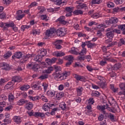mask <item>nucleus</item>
Here are the masks:
<instances>
[{"mask_svg": "<svg viewBox=\"0 0 125 125\" xmlns=\"http://www.w3.org/2000/svg\"><path fill=\"white\" fill-rule=\"evenodd\" d=\"M70 75V72L65 71V73L61 74L60 72L56 71L53 73V76L55 79H59L62 81V80H65L67 76Z\"/></svg>", "mask_w": 125, "mask_h": 125, "instance_id": "1", "label": "nucleus"}, {"mask_svg": "<svg viewBox=\"0 0 125 125\" xmlns=\"http://www.w3.org/2000/svg\"><path fill=\"white\" fill-rule=\"evenodd\" d=\"M15 26V24H14V22H0V28H3V30L8 31V28L9 27L11 28H12L13 27H14Z\"/></svg>", "mask_w": 125, "mask_h": 125, "instance_id": "2", "label": "nucleus"}, {"mask_svg": "<svg viewBox=\"0 0 125 125\" xmlns=\"http://www.w3.org/2000/svg\"><path fill=\"white\" fill-rule=\"evenodd\" d=\"M119 21V20L117 18H111L109 20L105 21V23L106 25H109V24H117Z\"/></svg>", "mask_w": 125, "mask_h": 125, "instance_id": "3", "label": "nucleus"}, {"mask_svg": "<svg viewBox=\"0 0 125 125\" xmlns=\"http://www.w3.org/2000/svg\"><path fill=\"white\" fill-rule=\"evenodd\" d=\"M119 87L122 91L118 93L119 95H124L125 96V83H123L119 84Z\"/></svg>", "mask_w": 125, "mask_h": 125, "instance_id": "4", "label": "nucleus"}, {"mask_svg": "<svg viewBox=\"0 0 125 125\" xmlns=\"http://www.w3.org/2000/svg\"><path fill=\"white\" fill-rule=\"evenodd\" d=\"M106 37H107V39H109L110 40H106V42H112V39L114 38V31L113 30L112 31H109V32H106Z\"/></svg>", "mask_w": 125, "mask_h": 125, "instance_id": "5", "label": "nucleus"}, {"mask_svg": "<svg viewBox=\"0 0 125 125\" xmlns=\"http://www.w3.org/2000/svg\"><path fill=\"white\" fill-rule=\"evenodd\" d=\"M73 11H74V7H65V11H66V12H68L66 14V17H70L72 16V13H73Z\"/></svg>", "mask_w": 125, "mask_h": 125, "instance_id": "6", "label": "nucleus"}, {"mask_svg": "<svg viewBox=\"0 0 125 125\" xmlns=\"http://www.w3.org/2000/svg\"><path fill=\"white\" fill-rule=\"evenodd\" d=\"M12 83L15 84V83H20L22 81V78L20 76H13L12 77Z\"/></svg>", "mask_w": 125, "mask_h": 125, "instance_id": "7", "label": "nucleus"}, {"mask_svg": "<svg viewBox=\"0 0 125 125\" xmlns=\"http://www.w3.org/2000/svg\"><path fill=\"white\" fill-rule=\"evenodd\" d=\"M74 76L77 81H80V82H85V78H84L83 76L77 74H74Z\"/></svg>", "mask_w": 125, "mask_h": 125, "instance_id": "8", "label": "nucleus"}, {"mask_svg": "<svg viewBox=\"0 0 125 125\" xmlns=\"http://www.w3.org/2000/svg\"><path fill=\"white\" fill-rule=\"evenodd\" d=\"M56 32L57 35L59 36V37H64L66 35L65 32H64V29L62 28H59L57 30Z\"/></svg>", "mask_w": 125, "mask_h": 125, "instance_id": "9", "label": "nucleus"}, {"mask_svg": "<svg viewBox=\"0 0 125 125\" xmlns=\"http://www.w3.org/2000/svg\"><path fill=\"white\" fill-rule=\"evenodd\" d=\"M23 54L21 52H16L14 55L12 56L13 59H15L17 58V59H20L21 57H22Z\"/></svg>", "mask_w": 125, "mask_h": 125, "instance_id": "10", "label": "nucleus"}, {"mask_svg": "<svg viewBox=\"0 0 125 125\" xmlns=\"http://www.w3.org/2000/svg\"><path fill=\"white\" fill-rule=\"evenodd\" d=\"M56 32V30L54 28H51L49 30H47L46 33V36H47V37H50L51 36H52L54 33Z\"/></svg>", "mask_w": 125, "mask_h": 125, "instance_id": "11", "label": "nucleus"}, {"mask_svg": "<svg viewBox=\"0 0 125 125\" xmlns=\"http://www.w3.org/2000/svg\"><path fill=\"white\" fill-rule=\"evenodd\" d=\"M0 67H3V70H10L9 64L6 62H2L0 63Z\"/></svg>", "mask_w": 125, "mask_h": 125, "instance_id": "12", "label": "nucleus"}, {"mask_svg": "<svg viewBox=\"0 0 125 125\" xmlns=\"http://www.w3.org/2000/svg\"><path fill=\"white\" fill-rule=\"evenodd\" d=\"M34 61L38 62V63H41V61H42V58L40 54H38L34 58Z\"/></svg>", "mask_w": 125, "mask_h": 125, "instance_id": "13", "label": "nucleus"}, {"mask_svg": "<svg viewBox=\"0 0 125 125\" xmlns=\"http://www.w3.org/2000/svg\"><path fill=\"white\" fill-rule=\"evenodd\" d=\"M64 92H60L59 93H57L56 96V99L57 100H60L61 98H63V97L64 96Z\"/></svg>", "mask_w": 125, "mask_h": 125, "instance_id": "14", "label": "nucleus"}, {"mask_svg": "<svg viewBox=\"0 0 125 125\" xmlns=\"http://www.w3.org/2000/svg\"><path fill=\"white\" fill-rule=\"evenodd\" d=\"M50 1H52L53 2H56V4L57 5H60L62 4V3H65L66 1L63 0H50Z\"/></svg>", "mask_w": 125, "mask_h": 125, "instance_id": "15", "label": "nucleus"}, {"mask_svg": "<svg viewBox=\"0 0 125 125\" xmlns=\"http://www.w3.org/2000/svg\"><path fill=\"white\" fill-rule=\"evenodd\" d=\"M25 108L27 110H31L33 109V107H34V104L31 102L27 103L25 105Z\"/></svg>", "mask_w": 125, "mask_h": 125, "instance_id": "16", "label": "nucleus"}, {"mask_svg": "<svg viewBox=\"0 0 125 125\" xmlns=\"http://www.w3.org/2000/svg\"><path fill=\"white\" fill-rule=\"evenodd\" d=\"M97 108L98 110H101V112L102 113H103V112H106V111H105V109H106L105 105H98L97 106Z\"/></svg>", "mask_w": 125, "mask_h": 125, "instance_id": "17", "label": "nucleus"}, {"mask_svg": "<svg viewBox=\"0 0 125 125\" xmlns=\"http://www.w3.org/2000/svg\"><path fill=\"white\" fill-rule=\"evenodd\" d=\"M86 43H87V46L88 48H92L96 45L95 43H91L90 41H86Z\"/></svg>", "mask_w": 125, "mask_h": 125, "instance_id": "18", "label": "nucleus"}, {"mask_svg": "<svg viewBox=\"0 0 125 125\" xmlns=\"http://www.w3.org/2000/svg\"><path fill=\"white\" fill-rule=\"evenodd\" d=\"M14 122L15 123H17V124H21L22 122V120H21V118L20 116H15L14 117Z\"/></svg>", "mask_w": 125, "mask_h": 125, "instance_id": "19", "label": "nucleus"}, {"mask_svg": "<svg viewBox=\"0 0 125 125\" xmlns=\"http://www.w3.org/2000/svg\"><path fill=\"white\" fill-rule=\"evenodd\" d=\"M26 102H28V101L24 99H21L17 102V104L18 105L21 106L22 105H23V104H25V103H26Z\"/></svg>", "mask_w": 125, "mask_h": 125, "instance_id": "20", "label": "nucleus"}, {"mask_svg": "<svg viewBox=\"0 0 125 125\" xmlns=\"http://www.w3.org/2000/svg\"><path fill=\"white\" fill-rule=\"evenodd\" d=\"M97 84L100 86L102 88H105L106 87V83L105 82V80L102 82H97Z\"/></svg>", "mask_w": 125, "mask_h": 125, "instance_id": "21", "label": "nucleus"}, {"mask_svg": "<svg viewBox=\"0 0 125 125\" xmlns=\"http://www.w3.org/2000/svg\"><path fill=\"white\" fill-rule=\"evenodd\" d=\"M54 54L57 57H62V56H65V53H64V52H55Z\"/></svg>", "mask_w": 125, "mask_h": 125, "instance_id": "22", "label": "nucleus"}, {"mask_svg": "<svg viewBox=\"0 0 125 125\" xmlns=\"http://www.w3.org/2000/svg\"><path fill=\"white\" fill-rule=\"evenodd\" d=\"M74 15H82L83 14V12L82 10H76L73 12Z\"/></svg>", "mask_w": 125, "mask_h": 125, "instance_id": "23", "label": "nucleus"}, {"mask_svg": "<svg viewBox=\"0 0 125 125\" xmlns=\"http://www.w3.org/2000/svg\"><path fill=\"white\" fill-rule=\"evenodd\" d=\"M64 59L68 60L70 62H73L74 61V57L72 55L66 56L64 57Z\"/></svg>", "mask_w": 125, "mask_h": 125, "instance_id": "24", "label": "nucleus"}, {"mask_svg": "<svg viewBox=\"0 0 125 125\" xmlns=\"http://www.w3.org/2000/svg\"><path fill=\"white\" fill-rule=\"evenodd\" d=\"M14 84H15L13 83L12 81L9 82L5 86V88H6V89H9V88L12 87Z\"/></svg>", "mask_w": 125, "mask_h": 125, "instance_id": "25", "label": "nucleus"}, {"mask_svg": "<svg viewBox=\"0 0 125 125\" xmlns=\"http://www.w3.org/2000/svg\"><path fill=\"white\" fill-rule=\"evenodd\" d=\"M47 51L45 49H42L40 51V56H42V58L44 57L46 55Z\"/></svg>", "mask_w": 125, "mask_h": 125, "instance_id": "26", "label": "nucleus"}, {"mask_svg": "<svg viewBox=\"0 0 125 125\" xmlns=\"http://www.w3.org/2000/svg\"><path fill=\"white\" fill-rule=\"evenodd\" d=\"M15 97L12 94H9L8 96V99L10 102H13L14 101V99Z\"/></svg>", "mask_w": 125, "mask_h": 125, "instance_id": "27", "label": "nucleus"}, {"mask_svg": "<svg viewBox=\"0 0 125 125\" xmlns=\"http://www.w3.org/2000/svg\"><path fill=\"white\" fill-rule=\"evenodd\" d=\"M103 0H92L91 1V4H100Z\"/></svg>", "mask_w": 125, "mask_h": 125, "instance_id": "28", "label": "nucleus"}, {"mask_svg": "<svg viewBox=\"0 0 125 125\" xmlns=\"http://www.w3.org/2000/svg\"><path fill=\"white\" fill-rule=\"evenodd\" d=\"M45 115L43 113H41V112H35L34 113V116L35 117H41V118H43L44 117Z\"/></svg>", "mask_w": 125, "mask_h": 125, "instance_id": "29", "label": "nucleus"}, {"mask_svg": "<svg viewBox=\"0 0 125 125\" xmlns=\"http://www.w3.org/2000/svg\"><path fill=\"white\" fill-rule=\"evenodd\" d=\"M47 95L49 97H53L55 95V92H53L51 90H49L47 92Z\"/></svg>", "mask_w": 125, "mask_h": 125, "instance_id": "30", "label": "nucleus"}, {"mask_svg": "<svg viewBox=\"0 0 125 125\" xmlns=\"http://www.w3.org/2000/svg\"><path fill=\"white\" fill-rule=\"evenodd\" d=\"M122 67V64L120 63H116L113 66V70H119Z\"/></svg>", "mask_w": 125, "mask_h": 125, "instance_id": "31", "label": "nucleus"}, {"mask_svg": "<svg viewBox=\"0 0 125 125\" xmlns=\"http://www.w3.org/2000/svg\"><path fill=\"white\" fill-rule=\"evenodd\" d=\"M29 88H30V86H29V85H24L20 87V90L26 91V90H28Z\"/></svg>", "mask_w": 125, "mask_h": 125, "instance_id": "32", "label": "nucleus"}, {"mask_svg": "<svg viewBox=\"0 0 125 125\" xmlns=\"http://www.w3.org/2000/svg\"><path fill=\"white\" fill-rule=\"evenodd\" d=\"M28 97L29 99H30V100H32V101H37L38 100H40V97L38 96L36 97L29 96Z\"/></svg>", "mask_w": 125, "mask_h": 125, "instance_id": "33", "label": "nucleus"}, {"mask_svg": "<svg viewBox=\"0 0 125 125\" xmlns=\"http://www.w3.org/2000/svg\"><path fill=\"white\" fill-rule=\"evenodd\" d=\"M11 55H12L11 52L8 51L3 55V57L5 58V59H7V58H9Z\"/></svg>", "mask_w": 125, "mask_h": 125, "instance_id": "34", "label": "nucleus"}, {"mask_svg": "<svg viewBox=\"0 0 125 125\" xmlns=\"http://www.w3.org/2000/svg\"><path fill=\"white\" fill-rule=\"evenodd\" d=\"M109 56H107L106 57H104V60H107V61H111V62H113L114 63H116L117 62V60L113 59H111L110 58H108Z\"/></svg>", "mask_w": 125, "mask_h": 125, "instance_id": "35", "label": "nucleus"}, {"mask_svg": "<svg viewBox=\"0 0 125 125\" xmlns=\"http://www.w3.org/2000/svg\"><path fill=\"white\" fill-rule=\"evenodd\" d=\"M76 90L78 95H81L82 92H83V88L82 87H79L76 88Z\"/></svg>", "mask_w": 125, "mask_h": 125, "instance_id": "36", "label": "nucleus"}, {"mask_svg": "<svg viewBox=\"0 0 125 125\" xmlns=\"http://www.w3.org/2000/svg\"><path fill=\"white\" fill-rule=\"evenodd\" d=\"M32 69L33 71L37 72L39 69H40V65L38 64H35L32 67Z\"/></svg>", "mask_w": 125, "mask_h": 125, "instance_id": "37", "label": "nucleus"}, {"mask_svg": "<svg viewBox=\"0 0 125 125\" xmlns=\"http://www.w3.org/2000/svg\"><path fill=\"white\" fill-rule=\"evenodd\" d=\"M49 106H50L49 104H48V103L45 104L42 106L43 110H44L45 111H47V110H48V109H49Z\"/></svg>", "mask_w": 125, "mask_h": 125, "instance_id": "38", "label": "nucleus"}, {"mask_svg": "<svg viewBox=\"0 0 125 125\" xmlns=\"http://www.w3.org/2000/svg\"><path fill=\"white\" fill-rule=\"evenodd\" d=\"M53 67L51 66L50 67H48L47 68V69L46 70L45 72L47 74H50V73H51V72H52V71H53Z\"/></svg>", "mask_w": 125, "mask_h": 125, "instance_id": "39", "label": "nucleus"}, {"mask_svg": "<svg viewBox=\"0 0 125 125\" xmlns=\"http://www.w3.org/2000/svg\"><path fill=\"white\" fill-rule=\"evenodd\" d=\"M110 89L113 92H117L118 91V89L119 88H115L114 86V85L110 84Z\"/></svg>", "mask_w": 125, "mask_h": 125, "instance_id": "40", "label": "nucleus"}, {"mask_svg": "<svg viewBox=\"0 0 125 125\" xmlns=\"http://www.w3.org/2000/svg\"><path fill=\"white\" fill-rule=\"evenodd\" d=\"M80 56L78 57V59L80 60V61H82L83 60H84L85 59V57H84V55L83 54H79Z\"/></svg>", "mask_w": 125, "mask_h": 125, "instance_id": "41", "label": "nucleus"}, {"mask_svg": "<svg viewBox=\"0 0 125 125\" xmlns=\"http://www.w3.org/2000/svg\"><path fill=\"white\" fill-rule=\"evenodd\" d=\"M47 78H48V75H47V74H44V75H41L39 78V79H40V80H44V79H47Z\"/></svg>", "mask_w": 125, "mask_h": 125, "instance_id": "42", "label": "nucleus"}, {"mask_svg": "<svg viewBox=\"0 0 125 125\" xmlns=\"http://www.w3.org/2000/svg\"><path fill=\"white\" fill-rule=\"evenodd\" d=\"M24 16H25V14L18 15L17 16H16V18L17 19V20H21V19H22Z\"/></svg>", "mask_w": 125, "mask_h": 125, "instance_id": "43", "label": "nucleus"}, {"mask_svg": "<svg viewBox=\"0 0 125 125\" xmlns=\"http://www.w3.org/2000/svg\"><path fill=\"white\" fill-rule=\"evenodd\" d=\"M108 118L110 119V120H111V122H115V116L113 114L109 113Z\"/></svg>", "mask_w": 125, "mask_h": 125, "instance_id": "44", "label": "nucleus"}, {"mask_svg": "<svg viewBox=\"0 0 125 125\" xmlns=\"http://www.w3.org/2000/svg\"><path fill=\"white\" fill-rule=\"evenodd\" d=\"M30 28L29 25H22L21 27V30L24 31L25 29H29Z\"/></svg>", "mask_w": 125, "mask_h": 125, "instance_id": "45", "label": "nucleus"}, {"mask_svg": "<svg viewBox=\"0 0 125 125\" xmlns=\"http://www.w3.org/2000/svg\"><path fill=\"white\" fill-rule=\"evenodd\" d=\"M104 118H105V119H107V118H109V113H107L106 111H103L102 113Z\"/></svg>", "mask_w": 125, "mask_h": 125, "instance_id": "46", "label": "nucleus"}, {"mask_svg": "<svg viewBox=\"0 0 125 125\" xmlns=\"http://www.w3.org/2000/svg\"><path fill=\"white\" fill-rule=\"evenodd\" d=\"M100 95V93L99 92L96 91L94 93L92 94V96L97 97L99 96Z\"/></svg>", "mask_w": 125, "mask_h": 125, "instance_id": "47", "label": "nucleus"}, {"mask_svg": "<svg viewBox=\"0 0 125 125\" xmlns=\"http://www.w3.org/2000/svg\"><path fill=\"white\" fill-rule=\"evenodd\" d=\"M41 19L42 20H45V21H47V20H48L47 19V16L46 15H42L41 16Z\"/></svg>", "mask_w": 125, "mask_h": 125, "instance_id": "48", "label": "nucleus"}, {"mask_svg": "<svg viewBox=\"0 0 125 125\" xmlns=\"http://www.w3.org/2000/svg\"><path fill=\"white\" fill-rule=\"evenodd\" d=\"M79 54L83 55H84L85 54H86V48H83V49L81 51V52L79 53Z\"/></svg>", "mask_w": 125, "mask_h": 125, "instance_id": "49", "label": "nucleus"}, {"mask_svg": "<svg viewBox=\"0 0 125 125\" xmlns=\"http://www.w3.org/2000/svg\"><path fill=\"white\" fill-rule=\"evenodd\" d=\"M118 29H120L122 31H124L125 30V24L119 25Z\"/></svg>", "mask_w": 125, "mask_h": 125, "instance_id": "50", "label": "nucleus"}, {"mask_svg": "<svg viewBox=\"0 0 125 125\" xmlns=\"http://www.w3.org/2000/svg\"><path fill=\"white\" fill-rule=\"evenodd\" d=\"M33 87L36 90H39L40 88H41V86L39 84H34L33 86Z\"/></svg>", "mask_w": 125, "mask_h": 125, "instance_id": "51", "label": "nucleus"}, {"mask_svg": "<svg viewBox=\"0 0 125 125\" xmlns=\"http://www.w3.org/2000/svg\"><path fill=\"white\" fill-rule=\"evenodd\" d=\"M60 107L62 110H66V109H67V107H66V104L65 103L60 105Z\"/></svg>", "mask_w": 125, "mask_h": 125, "instance_id": "52", "label": "nucleus"}, {"mask_svg": "<svg viewBox=\"0 0 125 125\" xmlns=\"http://www.w3.org/2000/svg\"><path fill=\"white\" fill-rule=\"evenodd\" d=\"M62 42V40H57L55 42H53L52 43L54 45H57V44H60Z\"/></svg>", "mask_w": 125, "mask_h": 125, "instance_id": "53", "label": "nucleus"}, {"mask_svg": "<svg viewBox=\"0 0 125 125\" xmlns=\"http://www.w3.org/2000/svg\"><path fill=\"white\" fill-rule=\"evenodd\" d=\"M45 62L48 64V65H51L52 64V62H51V59L47 58L45 60Z\"/></svg>", "mask_w": 125, "mask_h": 125, "instance_id": "54", "label": "nucleus"}, {"mask_svg": "<svg viewBox=\"0 0 125 125\" xmlns=\"http://www.w3.org/2000/svg\"><path fill=\"white\" fill-rule=\"evenodd\" d=\"M55 69V72H60V70H61V68H60V66H58L57 65H55L54 66Z\"/></svg>", "mask_w": 125, "mask_h": 125, "instance_id": "55", "label": "nucleus"}, {"mask_svg": "<svg viewBox=\"0 0 125 125\" xmlns=\"http://www.w3.org/2000/svg\"><path fill=\"white\" fill-rule=\"evenodd\" d=\"M124 0H114V2L116 3V4H122L123 3Z\"/></svg>", "mask_w": 125, "mask_h": 125, "instance_id": "56", "label": "nucleus"}, {"mask_svg": "<svg viewBox=\"0 0 125 125\" xmlns=\"http://www.w3.org/2000/svg\"><path fill=\"white\" fill-rule=\"evenodd\" d=\"M107 6L108 7L112 8V7H114L115 6V4H114V3L110 2L107 4Z\"/></svg>", "mask_w": 125, "mask_h": 125, "instance_id": "57", "label": "nucleus"}, {"mask_svg": "<svg viewBox=\"0 0 125 125\" xmlns=\"http://www.w3.org/2000/svg\"><path fill=\"white\" fill-rule=\"evenodd\" d=\"M7 99V97L5 95H1L0 96V100H3L4 101V100H6Z\"/></svg>", "mask_w": 125, "mask_h": 125, "instance_id": "58", "label": "nucleus"}, {"mask_svg": "<svg viewBox=\"0 0 125 125\" xmlns=\"http://www.w3.org/2000/svg\"><path fill=\"white\" fill-rule=\"evenodd\" d=\"M42 85L43 86V88L45 91L47 89V87H48V84L47 83H43Z\"/></svg>", "mask_w": 125, "mask_h": 125, "instance_id": "59", "label": "nucleus"}, {"mask_svg": "<svg viewBox=\"0 0 125 125\" xmlns=\"http://www.w3.org/2000/svg\"><path fill=\"white\" fill-rule=\"evenodd\" d=\"M69 52H70L71 54H75V55L79 54V53H78L77 51L73 50V49H72L71 51H69Z\"/></svg>", "mask_w": 125, "mask_h": 125, "instance_id": "60", "label": "nucleus"}, {"mask_svg": "<svg viewBox=\"0 0 125 125\" xmlns=\"http://www.w3.org/2000/svg\"><path fill=\"white\" fill-rule=\"evenodd\" d=\"M6 16V14L3 13L0 14V19H4Z\"/></svg>", "mask_w": 125, "mask_h": 125, "instance_id": "61", "label": "nucleus"}, {"mask_svg": "<svg viewBox=\"0 0 125 125\" xmlns=\"http://www.w3.org/2000/svg\"><path fill=\"white\" fill-rule=\"evenodd\" d=\"M3 122L5 123L4 124H6V125L7 124H10L11 123V120L9 119H5L3 120Z\"/></svg>", "mask_w": 125, "mask_h": 125, "instance_id": "62", "label": "nucleus"}, {"mask_svg": "<svg viewBox=\"0 0 125 125\" xmlns=\"http://www.w3.org/2000/svg\"><path fill=\"white\" fill-rule=\"evenodd\" d=\"M63 20H65V17L64 16H61L58 19V21H59L60 23L62 22V21H63Z\"/></svg>", "mask_w": 125, "mask_h": 125, "instance_id": "63", "label": "nucleus"}, {"mask_svg": "<svg viewBox=\"0 0 125 125\" xmlns=\"http://www.w3.org/2000/svg\"><path fill=\"white\" fill-rule=\"evenodd\" d=\"M32 56H33L32 55V54H28L25 55V56L24 57V58L27 59L28 60L29 58H32Z\"/></svg>", "mask_w": 125, "mask_h": 125, "instance_id": "64", "label": "nucleus"}]
</instances>
